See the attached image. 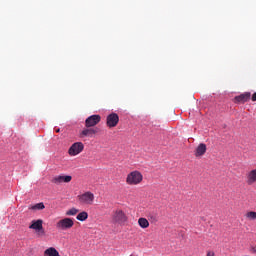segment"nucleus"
Here are the masks:
<instances>
[{"mask_svg":"<svg viewBox=\"0 0 256 256\" xmlns=\"http://www.w3.org/2000/svg\"><path fill=\"white\" fill-rule=\"evenodd\" d=\"M143 181V174L139 171H132L126 177L127 185H139Z\"/></svg>","mask_w":256,"mask_h":256,"instance_id":"f257e3e1","label":"nucleus"},{"mask_svg":"<svg viewBox=\"0 0 256 256\" xmlns=\"http://www.w3.org/2000/svg\"><path fill=\"white\" fill-rule=\"evenodd\" d=\"M112 223H117L118 225H125L127 223V214L121 209H116L112 213Z\"/></svg>","mask_w":256,"mask_h":256,"instance_id":"f03ea898","label":"nucleus"},{"mask_svg":"<svg viewBox=\"0 0 256 256\" xmlns=\"http://www.w3.org/2000/svg\"><path fill=\"white\" fill-rule=\"evenodd\" d=\"M73 225H75L73 219L66 217L56 223V229H58V231H69V229H72Z\"/></svg>","mask_w":256,"mask_h":256,"instance_id":"7ed1b4c3","label":"nucleus"},{"mask_svg":"<svg viewBox=\"0 0 256 256\" xmlns=\"http://www.w3.org/2000/svg\"><path fill=\"white\" fill-rule=\"evenodd\" d=\"M78 201L81 205H91L95 201V195L92 192H85L82 195H78Z\"/></svg>","mask_w":256,"mask_h":256,"instance_id":"20e7f679","label":"nucleus"},{"mask_svg":"<svg viewBox=\"0 0 256 256\" xmlns=\"http://www.w3.org/2000/svg\"><path fill=\"white\" fill-rule=\"evenodd\" d=\"M85 149V145H83L82 142H75L71 145V147L68 150V154L70 157H75L76 155H79Z\"/></svg>","mask_w":256,"mask_h":256,"instance_id":"39448f33","label":"nucleus"},{"mask_svg":"<svg viewBox=\"0 0 256 256\" xmlns=\"http://www.w3.org/2000/svg\"><path fill=\"white\" fill-rule=\"evenodd\" d=\"M99 123H101V116L99 114H94L89 116L86 120H85V127H95V125H99Z\"/></svg>","mask_w":256,"mask_h":256,"instance_id":"423d86ee","label":"nucleus"},{"mask_svg":"<svg viewBox=\"0 0 256 256\" xmlns=\"http://www.w3.org/2000/svg\"><path fill=\"white\" fill-rule=\"evenodd\" d=\"M119 124V115L117 113H111L106 118V125L110 129L113 127H117Z\"/></svg>","mask_w":256,"mask_h":256,"instance_id":"0eeeda50","label":"nucleus"},{"mask_svg":"<svg viewBox=\"0 0 256 256\" xmlns=\"http://www.w3.org/2000/svg\"><path fill=\"white\" fill-rule=\"evenodd\" d=\"M72 180H73L72 176L58 175L52 179V183H54V185H61L62 183H71Z\"/></svg>","mask_w":256,"mask_h":256,"instance_id":"6e6552de","label":"nucleus"},{"mask_svg":"<svg viewBox=\"0 0 256 256\" xmlns=\"http://www.w3.org/2000/svg\"><path fill=\"white\" fill-rule=\"evenodd\" d=\"M99 133V128H91V127H86L80 132V137L81 139L85 137H93L94 135H97Z\"/></svg>","mask_w":256,"mask_h":256,"instance_id":"1a4fd4ad","label":"nucleus"},{"mask_svg":"<svg viewBox=\"0 0 256 256\" xmlns=\"http://www.w3.org/2000/svg\"><path fill=\"white\" fill-rule=\"evenodd\" d=\"M29 229H34L35 231H40L42 235H45V230H43V220L39 219L32 221V224L29 226Z\"/></svg>","mask_w":256,"mask_h":256,"instance_id":"9d476101","label":"nucleus"},{"mask_svg":"<svg viewBox=\"0 0 256 256\" xmlns=\"http://www.w3.org/2000/svg\"><path fill=\"white\" fill-rule=\"evenodd\" d=\"M251 99V93L250 92H245L243 94H240L234 98L235 103H247Z\"/></svg>","mask_w":256,"mask_h":256,"instance_id":"9b49d317","label":"nucleus"},{"mask_svg":"<svg viewBox=\"0 0 256 256\" xmlns=\"http://www.w3.org/2000/svg\"><path fill=\"white\" fill-rule=\"evenodd\" d=\"M246 183L247 185H253L256 183V169L250 170L246 174Z\"/></svg>","mask_w":256,"mask_h":256,"instance_id":"f8f14e48","label":"nucleus"},{"mask_svg":"<svg viewBox=\"0 0 256 256\" xmlns=\"http://www.w3.org/2000/svg\"><path fill=\"white\" fill-rule=\"evenodd\" d=\"M204 153H207V145L200 143L195 150V157H203Z\"/></svg>","mask_w":256,"mask_h":256,"instance_id":"ddd939ff","label":"nucleus"},{"mask_svg":"<svg viewBox=\"0 0 256 256\" xmlns=\"http://www.w3.org/2000/svg\"><path fill=\"white\" fill-rule=\"evenodd\" d=\"M138 225L142 229H147V227H149V220H147L146 218H139L138 219Z\"/></svg>","mask_w":256,"mask_h":256,"instance_id":"4468645a","label":"nucleus"},{"mask_svg":"<svg viewBox=\"0 0 256 256\" xmlns=\"http://www.w3.org/2000/svg\"><path fill=\"white\" fill-rule=\"evenodd\" d=\"M76 219L78 221H87L89 219V214L86 211L80 212L77 216Z\"/></svg>","mask_w":256,"mask_h":256,"instance_id":"2eb2a0df","label":"nucleus"},{"mask_svg":"<svg viewBox=\"0 0 256 256\" xmlns=\"http://www.w3.org/2000/svg\"><path fill=\"white\" fill-rule=\"evenodd\" d=\"M30 209H32V211H41V210L45 209V204L40 202V203H37V204L31 206Z\"/></svg>","mask_w":256,"mask_h":256,"instance_id":"dca6fc26","label":"nucleus"},{"mask_svg":"<svg viewBox=\"0 0 256 256\" xmlns=\"http://www.w3.org/2000/svg\"><path fill=\"white\" fill-rule=\"evenodd\" d=\"M246 219H249L250 221L256 220V212L255 211H249L245 214Z\"/></svg>","mask_w":256,"mask_h":256,"instance_id":"f3484780","label":"nucleus"},{"mask_svg":"<svg viewBox=\"0 0 256 256\" xmlns=\"http://www.w3.org/2000/svg\"><path fill=\"white\" fill-rule=\"evenodd\" d=\"M79 213V209L77 208H71L66 212L67 217H74V215H77Z\"/></svg>","mask_w":256,"mask_h":256,"instance_id":"a211bd4d","label":"nucleus"},{"mask_svg":"<svg viewBox=\"0 0 256 256\" xmlns=\"http://www.w3.org/2000/svg\"><path fill=\"white\" fill-rule=\"evenodd\" d=\"M252 101H256V92L252 95Z\"/></svg>","mask_w":256,"mask_h":256,"instance_id":"6ab92c4d","label":"nucleus"},{"mask_svg":"<svg viewBox=\"0 0 256 256\" xmlns=\"http://www.w3.org/2000/svg\"><path fill=\"white\" fill-rule=\"evenodd\" d=\"M60 131H61V129H59V128L56 129V133H60Z\"/></svg>","mask_w":256,"mask_h":256,"instance_id":"aec40b11","label":"nucleus"}]
</instances>
